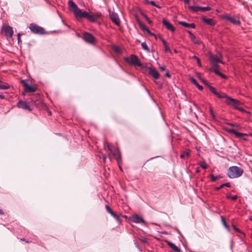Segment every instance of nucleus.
<instances>
[{"label":"nucleus","mask_w":252,"mask_h":252,"mask_svg":"<svg viewBox=\"0 0 252 252\" xmlns=\"http://www.w3.org/2000/svg\"><path fill=\"white\" fill-rule=\"evenodd\" d=\"M21 240L24 241H25V242H26V240H25V239H21Z\"/></svg>","instance_id":"680f3d73"},{"label":"nucleus","mask_w":252,"mask_h":252,"mask_svg":"<svg viewBox=\"0 0 252 252\" xmlns=\"http://www.w3.org/2000/svg\"><path fill=\"white\" fill-rule=\"evenodd\" d=\"M209 111H210V113L211 115V116H212V117L213 118H215V115L214 114L213 111L212 109V108H210Z\"/></svg>","instance_id":"a18cd8bd"},{"label":"nucleus","mask_w":252,"mask_h":252,"mask_svg":"<svg viewBox=\"0 0 252 252\" xmlns=\"http://www.w3.org/2000/svg\"><path fill=\"white\" fill-rule=\"evenodd\" d=\"M83 39L87 42L94 44L95 42V37L91 34L88 32H85L83 34Z\"/></svg>","instance_id":"1a4fd4ad"},{"label":"nucleus","mask_w":252,"mask_h":252,"mask_svg":"<svg viewBox=\"0 0 252 252\" xmlns=\"http://www.w3.org/2000/svg\"><path fill=\"white\" fill-rule=\"evenodd\" d=\"M0 214H1V215H3L4 214L3 211L1 209H0Z\"/></svg>","instance_id":"13d9d810"},{"label":"nucleus","mask_w":252,"mask_h":252,"mask_svg":"<svg viewBox=\"0 0 252 252\" xmlns=\"http://www.w3.org/2000/svg\"><path fill=\"white\" fill-rule=\"evenodd\" d=\"M190 150H187L186 151H184L181 153V154L180 155V158H183L185 157H189L190 155Z\"/></svg>","instance_id":"393cba45"},{"label":"nucleus","mask_w":252,"mask_h":252,"mask_svg":"<svg viewBox=\"0 0 252 252\" xmlns=\"http://www.w3.org/2000/svg\"><path fill=\"white\" fill-rule=\"evenodd\" d=\"M125 61L130 64L139 67L142 66V63H141L140 60H139L138 58L135 55H131L129 58H125Z\"/></svg>","instance_id":"7ed1b4c3"},{"label":"nucleus","mask_w":252,"mask_h":252,"mask_svg":"<svg viewBox=\"0 0 252 252\" xmlns=\"http://www.w3.org/2000/svg\"><path fill=\"white\" fill-rule=\"evenodd\" d=\"M0 87L2 88H5V87L4 86H2V87L0 86Z\"/></svg>","instance_id":"774afa93"},{"label":"nucleus","mask_w":252,"mask_h":252,"mask_svg":"<svg viewBox=\"0 0 252 252\" xmlns=\"http://www.w3.org/2000/svg\"><path fill=\"white\" fill-rule=\"evenodd\" d=\"M145 18L149 24H151L152 23V21L147 16H146Z\"/></svg>","instance_id":"de8ad7c7"},{"label":"nucleus","mask_w":252,"mask_h":252,"mask_svg":"<svg viewBox=\"0 0 252 252\" xmlns=\"http://www.w3.org/2000/svg\"><path fill=\"white\" fill-rule=\"evenodd\" d=\"M210 58V62L212 63H222V62L221 61V56L220 54L211 55Z\"/></svg>","instance_id":"ddd939ff"},{"label":"nucleus","mask_w":252,"mask_h":252,"mask_svg":"<svg viewBox=\"0 0 252 252\" xmlns=\"http://www.w3.org/2000/svg\"><path fill=\"white\" fill-rule=\"evenodd\" d=\"M68 5L70 10L73 12L76 19L86 18L87 12L82 11L72 0H69Z\"/></svg>","instance_id":"f257e3e1"},{"label":"nucleus","mask_w":252,"mask_h":252,"mask_svg":"<svg viewBox=\"0 0 252 252\" xmlns=\"http://www.w3.org/2000/svg\"><path fill=\"white\" fill-rule=\"evenodd\" d=\"M209 177L211 178V180L212 182H215L217 180L221 178V177L220 175L215 176L213 174L210 175Z\"/></svg>","instance_id":"7c9ffc66"},{"label":"nucleus","mask_w":252,"mask_h":252,"mask_svg":"<svg viewBox=\"0 0 252 252\" xmlns=\"http://www.w3.org/2000/svg\"><path fill=\"white\" fill-rule=\"evenodd\" d=\"M0 86H4L5 88H2L0 87V89L1 90H6L9 88L10 86L7 83H3L0 80Z\"/></svg>","instance_id":"c85d7f7f"},{"label":"nucleus","mask_w":252,"mask_h":252,"mask_svg":"<svg viewBox=\"0 0 252 252\" xmlns=\"http://www.w3.org/2000/svg\"><path fill=\"white\" fill-rule=\"evenodd\" d=\"M140 27L141 28H142L143 30H145L147 31V32L151 34V35H155V34L153 33H152L149 30H148L147 29H146V28L144 27V26L143 25H140Z\"/></svg>","instance_id":"4c0bfd02"},{"label":"nucleus","mask_w":252,"mask_h":252,"mask_svg":"<svg viewBox=\"0 0 252 252\" xmlns=\"http://www.w3.org/2000/svg\"><path fill=\"white\" fill-rule=\"evenodd\" d=\"M199 164L202 168H203L204 169H206L207 168V165L204 161H200L199 163Z\"/></svg>","instance_id":"f704fd0d"},{"label":"nucleus","mask_w":252,"mask_h":252,"mask_svg":"<svg viewBox=\"0 0 252 252\" xmlns=\"http://www.w3.org/2000/svg\"><path fill=\"white\" fill-rule=\"evenodd\" d=\"M223 18L234 25H240L241 24V22L239 20L236 19L234 17H232L229 15L226 14L224 15Z\"/></svg>","instance_id":"f8f14e48"},{"label":"nucleus","mask_w":252,"mask_h":252,"mask_svg":"<svg viewBox=\"0 0 252 252\" xmlns=\"http://www.w3.org/2000/svg\"><path fill=\"white\" fill-rule=\"evenodd\" d=\"M216 95L219 98H225L226 100H228V98H229V96L224 93H222L221 94L218 92Z\"/></svg>","instance_id":"a878e982"},{"label":"nucleus","mask_w":252,"mask_h":252,"mask_svg":"<svg viewBox=\"0 0 252 252\" xmlns=\"http://www.w3.org/2000/svg\"><path fill=\"white\" fill-rule=\"evenodd\" d=\"M225 103L227 104L232 105L235 108L237 107V106H236L237 105H239L241 104L240 101H239L237 99L232 98L230 97V96H229V98H228V100H226Z\"/></svg>","instance_id":"4468645a"},{"label":"nucleus","mask_w":252,"mask_h":252,"mask_svg":"<svg viewBox=\"0 0 252 252\" xmlns=\"http://www.w3.org/2000/svg\"><path fill=\"white\" fill-rule=\"evenodd\" d=\"M162 22L163 26H165L167 30L172 32H174L175 31V29L174 27V26L171 23H170L167 20L163 19Z\"/></svg>","instance_id":"f3484780"},{"label":"nucleus","mask_w":252,"mask_h":252,"mask_svg":"<svg viewBox=\"0 0 252 252\" xmlns=\"http://www.w3.org/2000/svg\"><path fill=\"white\" fill-rule=\"evenodd\" d=\"M145 1H146V2L147 3V4H149L150 3V1L149 0H145Z\"/></svg>","instance_id":"bf43d9fd"},{"label":"nucleus","mask_w":252,"mask_h":252,"mask_svg":"<svg viewBox=\"0 0 252 252\" xmlns=\"http://www.w3.org/2000/svg\"><path fill=\"white\" fill-rule=\"evenodd\" d=\"M197 62L198 65L199 66H201V62H200L199 59L198 60V61H197Z\"/></svg>","instance_id":"3c124183"},{"label":"nucleus","mask_w":252,"mask_h":252,"mask_svg":"<svg viewBox=\"0 0 252 252\" xmlns=\"http://www.w3.org/2000/svg\"><path fill=\"white\" fill-rule=\"evenodd\" d=\"M105 208L107 210V211L110 214H111L113 212V211L111 210V209L110 208V207L106 205L105 206Z\"/></svg>","instance_id":"a19ab883"},{"label":"nucleus","mask_w":252,"mask_h":252,"mask_svg":"<svg viewBox=\"0 0 252 252\" xmlns=\"http://www.w3.org/2000/svg\"><path fill=\"white\" fill-rule=\"evenodd\" d=\"M233 228L234 229V230L237 232H239V233H242V232H241V231L240 230V229H239V228H237L235 225H233Z\"/></svg>","instance_id":"c03bdc74"},{"label":"nucleus","mask_w":252,"mask_h":252,"mask_svg":"<svg viewBox=\"0 0 252 252\" xmlns=\"http://www.w3.org/2000/svg\"><path fill=\"white\" fill-rule=\"evenodd\" d=\"M189 9L192 12H197L199 11H200V6H189Z\"/></svg>","instance_id":"4be33fe9"},{"label":"nucleus","mask_w":252,"mask_h":252,"mask_svg":"<svg viewBox=\"0 0 252 252\" xmlns=\"http://www.w3.org/2000/svg\"><path fill=\"white\" fill-rule=\"evenodd\" d=\"M213 66L210 68V70L214 71L216 74H218L219 66L217 63H212Z\"/></svg>","instance_id":"5701e85b"},{"label":"nucleus","mask_w":252,"mask_h":252,"mask_svg":"<svg viewBox=\"0 0 252 252\" xmlns=\"http://www.w3.org/2000/svg\"><path fill=\"white\" fill-rule=\"evenodd\" d=\"M223 187H226L228 188L230 187V184L229 183H226L221 184L220 187L216 188V190H219L222 188Z\"/></svg>","instance_id":"cd10ccee"},{"label":"nucleus","mask_w":252,"mask_h":252,"mask_svg":"<svg viewBox=\"0 0 252 252\" xmlns=\"http://www.w3.org/2000/svg\"><path fill=\"white\" fill-rule=\"evenodd\" d=\"M17 106H18V107L21 108L25 110H29L30 111L31 110L30 107L28 105V104L25 101H19L17 104Z\"/></svg>","instance_id":"6ab92c4d"},{"label":"nucleus","mask_w":252,"mask_h":252,"mask_svg":"<svg viewBox=\"0 0 252 252\" xmlns=\"http://www.w3.org/2000/svg\"><path fill=\"white\" fill-rule=\"evenodd\" d=\"M165 66H162L160 67V68L161 70L163 71L165 70Z\"/></svg>","instance_id":"603ef678"},{"label":"nucleus","mask_w":252,"mask_h":252,"mask_svg":"<svg viewBox=\"0 0 252 252\" xmlns=\"http://www.w3.org/2000/svg\"><path fill=\"white\" fill-rule=\"evenodd\" d=\"M217 73H218L217 75H219L221 77L223 78H225V76L223 74L221 73L219 71V72H218Z\"/></svg>","instance_id":"49530a36"},{"label":"nucleus","mask_w":252,"mask_h":252,"mask_svg":"<svg viewBox=\"0 0 252 252\" xmlns=\"http://www.w3.org/2000/svg\"><path fill=\"white\" fill-rule=\"evenodd\" d=\"M150 3L157 8H160V7L157 5L154 1H150Z\"/></svg>","instance_id":"79ce46f5"},{"label":"nucleus","mask_w":252,"mask_h":252,"mask_svg":"<svg viewBox=\"0 0 252 252\" xmlns=\"http://www.w3.org/2000/svg\"><path fill=\"white\" fill-rule=\"evenodd\" d=\"M113 218H114L118 221L120 222L121 220L120 216L116 214L115 212H113L110 214Z\"/></svg>","instance_id":"473e14b6"},{"label":"nucleus","mask_w":252,"mask_h":252,"mask_svg":"<svg viewBox=\"0 0 252 252\" xmlns=\"http://www.w3.org/2000/svg\"><path fill=\"white\" fill-rule=\"evenodd\" d=\"M105 208L107 210V211L110 214H111L113 212V211L111 210V209L110 208V207L106 205L105 206Z\"/></svg>","instance_id":"ea45409f"},{"label":"nucleus","mask_w":252,"mask_h":252,"mask_svg":"<svg viewBox=\"0 0 252 252\" xmlns=\"http://www.w3.org/2000/svg\"><path fill=\"white\" fill-rule=\"evenodd\" d=\"M226 197L227 198L231 199L232 200H236L237 199L238 196H237V195H234L233 196H230V195H227Z\"/></svg>","instance_id":"58836bf2"},{"label":"nucleus","mask_w":252,"mask_h":252,"mask_svg":"<svg viewBox=\"0 0 252 252\" xmlns=\"http://www.w3.org/2000/svg\"><path fill=\"white\" fill-rule=\"evenodd\" d=\"M227 131L229 133L234 134L236 137L242 138V139H243V140H244L245 141H247L248 140L246 138H243V136L244 135H251V136H252V134H246V133H243L239 132L236 131L234 129H228L227 130Z\"/></svg>","instance_id":"6e6552de"},{"label":"nucleus","mask_w":252,"mask_h":252,"mask_svg":"<svg viewBox=\"0 0 252 252\" xmlns=\"http://www.w3.org/2000/svg\"><path fill=\"white\" fill-rule=\"evenodd\" d=\"M21 240L24 241H25V242H26V240H25V239H21Z\"/></svg>","instance_id":"e2e57ef3"},{"label":"nucleus","mask_w":252,"mask_h":252,"mask_svg":"<svg viewBox=\"0 0 252 252\" xmlns=\"http://www.w3.org/2000/svg\"><path fill=\"white\" fill-rule=\"evenodd\" d=\"M221 222H222L223 226H224V227L226 229H228V226L227 225V224H226V222L225 221L224 219L222 217H221Z\"/></svg>","instance_id":"e433bc0d"},{"label":"nucleus","mask_w":252,"mask_h":252,"mask_svg":"<svg viewBox=\"0 0 252 252\" xmlns=\"http://www.w3.org/2000/svg\"><path fill=\"white\" fill-rule=\"evenodd\" d=\"M250 220L252 221V216L250 217Z\"/></svg>","instance_id":"0e129e2a"},{"label":"nucleus","mask_w":252,"mask_h":252,"mask_svg":"<svg viewBox=\"0 0 252 252\" xmlns=\"http://www.w3.org/2000/svg\"><path fill=\"white\" fill-rule=\"evenodd\" d=\"M113 50L117 53L120 52V48L118 46H114L113 48Z\"/></svg>","instance_id":"37998d69"},{"label":"nucleus","mask_w":252,"mask_h":252,"mask_svg":"<svg viewBox=\"0 0 252 252\" xmlns=\"http://www.w3.org/2000/svg\"><path fill=\"white\" fill-rule=\"evenodd\" d=\"M29 28L31 32L35 34H42L45 32V30L43 28L39 27L34 23L31 24Z\"/></svg>","instance_id":"20e7f679"},{"label":"nucleus","mask_w":252,"mask_h":252,"mask_svg":"<svg viewBox=\"0 0 252 252\" xmlns=\"http://www.w3.org/2000/svg\"><path fill=\"white\" fill-rule=\"evenodd\" d=\"M141 46L144 50L147 51L148 52H150V50L145 42H143L141 43Z\"/></svg>","instance_id":"2f4dec72"},{"label":"nucleus","mask_w":252,"mask_h":252,"mask_svg":"<svg viewBox=\"0 0 252 252\" xmlns=\"http://www.w3.org/2000/svg\"><path fill=\"white\" fill-rule=\"evenodd\" d=\"M202 20L203 22L210 26H214L216 24L215 22L212 19L206 18L203 17L202 18Z\"/></svg>","instance_id":"aec40b11"},{"label":"nucleus","mask_w":252,"mask_h":252,"mask_svg":"<svg viewBox=\"0 0 252 252\" xmlns=\"http://www.w3.org/2000/svg\"><path fill=\"white\" fill-rule=\"evenodd\" d=\"M149 73L155 79H158L159 77V74L158 70L154 67H150L149 68Z\"/></svg>","instance_id":"2eb2a0df"},{"label":"nucleus","mask_w":252,"mask_h":252,"mask_svg":"<svg viewBox=\"0 0 252 252\" xmlns=\"http://www.w3.org/2000/svg\"><path fill=\"white\" fill-rule=\"evenodd\" d=\"M162 43L163 44V45L165 47V50L166 52H169V53H171V50L170 49L169 47L168 46L166 41H165V40L164 39H162Z\"/></svg>","instance_id":"c756f323"},{"label":"nucleus","mask_w":252,"mask_h":252,"mask_svg":"<svg viewBox=\"0 0 252 252\" xmlns=\"http://www.w3.org/2000/svg\"><path fill=\"white\" fill-rule=\"evenodd\" d=\"M192 58H193V59H195L196 61H198V60H199V59L197 57H196V56H193Z\"/></svg>","instance_id":"6e6d98bb"},{"label":"nucleus","mask_w":252,"mask_h":252,"mask_svg":"<svg viewBox=\"0 0 252 252\" xmlns=\"http://www.w3.org/2000/svg\"><path fill=\"white\" fill-rule=\"evenodd\" d=\"M101 16V13L100 12H97L93 14H90L87 13L86 18L91 22H95L99 17Z\"/></svg>","instance_id":"0eeeda50"},{"label":"nucleus","mask_w":252,"mask_h":252,"mask_svg":"<svg viewBox=\"0 0 252 252\" xmlns=\"http://www.w3.org/2000/svg\"><path fill=\"white\" fill-rule=\"evenodd\" d=\"M190 38L192 42H193L195 44L199 45L201 43V42L200 40L196 39V37L194 35L192 36V37Z\"/></svg>","instance_id":"bb28decb"},{"label":"nucleus","mask_w":252,"mask_h":252,"mask_svg":"<svg viewBox=\"0 0 252 252\" xmlns=\"http://www.w3.org/2000/svg\"><path fill=\"white\" fill-rule=\"evenodd\" d=\"M167 244L175 251L177 252H180V249L173 243L170 242H168Z\"/></svg>","instance_id":"b1692460"},{"label":"nucleus","mask_w":252,"mask_h":252,"mask_svg":"<svg viewBox=\"0 0 252 252\" xmlns=\"http://www.w3.org/2000/svg\"><path fill=\"white\" fill-rule=\"evenodd\" d=\"M243 173V170L237 166H230L227 170V175L230 178L233 179L240 177Z\"/></svg>","instance_id":"f03ea898"},{"label":"nucleus","mask_w":252,"mask_h":252,"mask_svg":"<svg viewBox=\"0 0 252 252\" xmlns=\"http://www.w3.org/2000/svg\"><path fill=\"white\" fill-rule=\"evenodd\" d=\"M105 158H106V157L105 156H104L103 157V159L105 160Z\"/></svg>","instance_id":"69168bd1"},{"label":"nucleus","mask_w":252,"mask_h":252,"mask_svg":"<svg viewBox=\"0 0 252 252\" xmlns=\"http://www.w3.org/2000/svg\"><path fill=\"white\" fill-rule=\"evenodd\" d=\"M229 125L231 126H235V125L234 124H229Z\"/></svg>","instance_id":"052dcab7"},{"label":"nucleus","mask_w":252,"mask_h":252,"mask_svg":"<svg viewBox=\"0 0 252 252\" xmlns=\"http://www.w3.org/2000/svg\"><path fill=\"white\" fill-rule=\"evenodd\" d=\"M188 33L189 34V38H191L192 36L194 35L190 31H188Z\"/></svg>","instance_id":"09e8293b"},{"label":"nucleus","mask_w":252,"mask_h":252,"mask_svg":"<svg viewBox=\"0 0 252 252\" xmlns=\"http://www.w3.org/2000/svg\"><path fill=\"white\" fill-rule=\"evenodd\" d=\"M199 171H199V169H197V170H196V172H197V173H198V172H199Z\"/></svg>","instance_id":"338daca9"},{"label":"nucleus","mask_w":252,"mask_h":252,"mask_svg":"<svg viewBox=\"0 0 252 252\" xmlns=\"http://www.w3.org/2000/svg\"><path fill=\"white\" fill-rule=\"evenodd\" d=\"M179 24L183 26V27L187 28H192L194 29L195 28V25L194 23H188L184 21H179L178 22Z\"/></svg>","instance_id":"a211bd4d"},{"label":"nucleus","mask_w":252,"mask_h":252,"mask_svg":"<svg viewBox=\"0 0 252 252\" xmlns=\"http://www.w3.org/2000/svg\"><path fill=\"white\" fill-rule=\"evenodd\" d=\"M209 89L210 91L215 95H216V94L218 93V92L216 91V89L214 87L210 86H209Z\"/></svg>","instance_id":"c9c22d12"},{"label":"nucleus","mask_w":252,"mask_h":252,"mask_svg":"<svg viewBox=\"0 0 252 252\" xmlns=\"http://www.w3.org/2000/svg\"><path fill=\"white\" fill-rule=\"evenodd\" d=\"M17 36H18V43H19L20 40V33H19L18 34Z\"/></svg>","instance_id":"8fccbe9b"},{"label":"nucleus","mask_w":252,"mask_h":252,"mask_svg":"<svg viewBox=\"0 0 252 252\" xmlns=\"http://www.w3.org/2000/svg\"><path fill=\"white\" fill-rule=\"evenodd\" d=\"M22 82L24 84V90L26 92L32 93L36 91V87L35 86L27 84L25 82L24 80H22Z\"/></svg>","instance_id":"9b49d317"},{"label":"nucleus","mask_w":252,"mask_h":252,"mask_svg":"<svg viewBox=\"0 0 252 252\" xmlns=\"http://www.w3.org/2000/svg\"><path fill=\"white\" fill-rule=\"evenodd\" d=\"M130 220H131L133 222L137 223H144L145 221L143 219L137 215L132 216L130 218Z\"/></svg>","instance_id":"dca6fc26"},{"label":"nucleus","mask_w":252,"mask_h":252,"mask_svg":"<svg viewBox=\"0 0 252 252\" xmlns=\"http://www.w3.org/2000/svg\"><path fill=\"white\" fill-rule=\"evenodd\" d=\"M2 32L7 38H11L13 34V29L9 26H3L2 28Z\"/></svg>","instance_id":"423d86ee"},{"label":"nucleus","mask_w":252,"mask_h":252,"mask_svg":"<svg viewBox=\"0 0 252 252\" xmlns=\"http://www.w3.org/2000/svg\"><path fill=\"white\" fill-rule=\"evenodd\" d=\"M104 146L105 149H107L111 154H112L117 160L120 158V154L118 149L113 150L111 148L110 144L106 141L104 143Z\"/></svg>","instance_id":"39448f33"},{"label":"nucleus","mask_w":252,"mask_h":252,"mask_svg":"<svg viewBox=\"0 0 252 252\" xmlns=\"http://www.w3.org/2000/svg\"><path fill=\"white\" fill-rule=\"evenodd\" d=\"M236 108L237 109L239 110L240 111H244V109L242 108H239V107H237Z\"/></svg>","instance_id":"864d4df0"},{"label":"nucleus","mask_w":252,"mask_h":252,"mask_svg":"<svg viewBox=\"0 0 252 252\" xmlns=\"http://www.w3.org/2000/svg\"><path fill=\"white\" fill-rule=\"evenodd\" d=\"M211 9V8L209 6L201 7L200 6V11L202 12H205L209 11Z\"/></svg>","instance_id":"72a5a7b5"},{"label":"nucleus","mask_w":252,"mask_h":252,"mask_svg":"<svg viewBox=\"0 0 252 252\" xmlns=\"http://www.w3.org/2000/svg\"><path fill=\"white\" fill-rule=\"evenodd\" d=\"M190 81L193 84H194L196 87L199 90H202L203 88L202 86L200 85L197 82V81L195 79H194V78L193 77H191L190 79Z\"/></svg>","instance_id":"412c9836"},{"label":"nucleus","mask_w":252,"mask_h":252,"mask_svg":"<svg viewBox=\"0 0 252 252\" xmlns=\"http://www.w3.org/2000/svg\"><path fill=\"white\" fill-rule=\"evenodd\" d=\"M165 76H167V77H169V78H170V74H169V72H166V73H165Z\"/></svg>","instance_id":"5fc2aeb1"},{"label":"nucleus","mask_w":252,"mask_h":252,"mask_svg":"<svg viewBox=\"0 0 252 252\" xmlns=\"http://www.w3.org/2000/svg\"><path fill=\"white\" fill-rule=\"evenodd\" d=\"M109 16L112 21L119 26L120 24V20L117 13L113 12H109Z\"/></svg>","instance_id":"9d476101"},{"label":"nucleus","mask_w":252,"mask_h":252,"mask_svg":"<svg viewBox=\"0 0 252 252\" xmlns=\"http://www.w3.org/2000/svg\"><path fill=\"white\" fill-rule=\"evenodd\" d=\"M4 98V95L3 94H0V98L3 99Z\"/></svg>","instance_id":"4d7b16f0"}]
</instances>
